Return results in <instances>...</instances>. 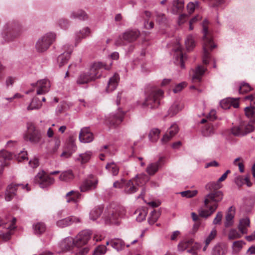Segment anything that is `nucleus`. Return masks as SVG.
<instances>
[{
    "label": "nucleus",
    "mask_w": 255,
    "mask_h": 255,
    "mask_svg": "<svg viewBox=\"0 0 255 255\" xmlns=\"http://www.w3.org/2000/svg\"><path fill=\"white\" fill-rule=\"evenodd\" d=\"M112 63L109 65L101 62H95L87 71L82 72L77 79L78 84H84L95 80L101 76L103 70H109Z\"/></svg>",
    "instance_id": "obj_1"
},
{
    "label": "nucleus",
    "mask_w": 255,
    "mask_h": 255,
    "mask_svg": "<svg viewBox=\"0 0 255 255\" xmlns=\"http://www.w3.org/2000/svg\"><path fill=\"white\" fill-rule=\"evenodd\" d=\"M223 197V193L221 191L211 192L207 195L204 199V207L199 210L200 216L208 218L217 209L218 203L220 202Z\"/></svg>",
    "instance_id": "obj_2"
},
{
    "label": "nucleus",
    "mask_w": 255,
    "mask_h": 255,
    "mask_svg": "<svg viewBox=\"0 0 255 255\" xmlns=\"http://www.w3.org/2000/svg\"><path fill=\"white\" fill-rule=\"evenodd\" d=\"M208 24L209 21L207 19L202 23L203 33L202 62L205 65H208L211 59L209 51H212L217 46L213 41L211 32L208 30Z\"/></svg>",
    "instance_id": "obj_3"
},
{
    "label": "nucleus",
    "mask_w": 255,
    "mask_h": 255,
    "mask_svg": "<svg viewBox=\"0 0 255 255\" xmlns=\"http://www.w3.org/2000/svg\"><path fill=\"white\" fill-rule=\"evenodd\" d=\"M127 217L125 207L117 206L113 207L110 206L107 208L102 217L106 224H119L122 219Z\"/></svg>",
    "instance_id": "obj_4"
},
{
    "label": "nucleus",
    "mask_w": 255,
    "mask_h": 255,
    "mask_svg": "<svg viewBox=\"0 0 255 255\" xmlns=\"http://www.w3.org/2000/svg\"><path fill=\"white\" fill-rule=\"evenodd\" d=\"M15 218H5L2 219L0 217V243L1 241H6L10 239L15 228Z\"/></svg>",
    "instance_id": "obj_5"
},
{
    "label": "nucleus",
    "mask_w": 255,
    "mask_h": 255,
    "mask_svg": "<svg viewBox=\"0 0 255 255\" xmlns=\"http://www.w3.org/2000/svg\"><path fill=\"white\" fill-rule=\"evenodd\" d=\"M163 96V91L160 89H153L146 95L145 100L142 103V105L144 107H147L151 109L157 108Z\"/></svg>",
    "instance_id": "obj_6"
},
{
    "label": "nucleus",
    "mask_w": 255,
    "mask_h": 255,
    "mask_svg": "<svg viewBox=\"0 0 255 255\" xmlns=\"http://www.w3.org/2000/svg\"><path fill=\"white\" fill-rule=\"evenodd\" d=\"M21 30V25L18 22H9L4 26L2 35L5 41H9L17 36Z\"/></svg>",
    "instance_id": "obj_7"
},
{
    "label": "nucleus",
    "mask_w": 255,
    "mask_h": 255,
    "mask_svg": "<svg viewBox=\"0 0 255 255\" xmlns=\"http://www.w3.org/2000/svg\"><path fill=\"white\" fill-rule=\"evenodd\" d=\"M56 35L53 32H48L39 38L35 44L37 52L42 53L46 51L54 42Z\"/></svg>",
    "instance_id": "obj_8"
},
{
    "label": "nucleus",
    "mask_w": 255,
    "mask_h": 255,
    "mask_svg": "<svg viewBox=\"0 0 255 255\" xmlns=\"http://www.w3.org/2000/svg\"><path fill=\"white\" fill-rule=\"evenodd\" d=\"M139 34V31L137 29H128L119 35L115 41V44L117 46L125 45L127 43L136 40Z\"/></svg>",
    "instance_id": "obj_9"
},
{
    "label": "nucleus",
    "mask_w": 255,
    "mask_h": 255,
    "mask_svg": "<svg viewBox=\"0 0 255 255\" xmlns=\"http://www.w3.org/2000/svg\"><path fill=\"white\" fill-rule=\"evenodd\" d=\"M34 181L35 184L39 185L40 188L44 189L53 184L54 179L42 171L38 173L35 176Z\"/></svg>",
    "instance_id": "obj_10"
},
{
    "label": "nucleus",
    "mask_w": 255,
    "mask_h": 255,
    "mask_svg": "<svg viewBox=\"0 0 255 255\" xmlns=\"http://www.w3.org/2000/svg\"><path fill=\"white\" fill-rule=\"evenodd\" d=\"M125 114V112L121 108H118L116 112L110 114L106 117V122L111 126L117 127L123 121Z\"/></svg>",
    "instance_id": "obj_11"
},
{
    "label": "nucleus",
    "mask_w": 255,
    "mask_h": 255,
    "mask_svg": "<svg viewBox=\"0 0 255 255\" xmlns=\"http://www.w3.org/2000/svg\"><path fill=\"white\" fill-rule=\"evenodd\" d=\"M92 232L89 230H84L80 232L75 237V247L79 248L86 245L91 239Z\"/></svg>",
    "instance_id": "obj_12"
},
{
    "label": "nucleus",
    "mask_w": 255,
    "mask_h": 255,
    "mask_svg": "<svg viewBox=\"0 0 255 255\" xmlns=\"http://www.w3.org/2000/svg\"><path fill=\"white\" fill-rule=\"evenodd\" d=\"M41 138V133L34 126L31 125L28 127L27 132L24 136L26 140H29L33 144H37L40 142Z\"/></svg>",
    "instance_id": "obj_13"
},
{
    "label": "nucleus",
    "mask_w": 255,
    "mask_h": 255,
    "mask_svg": "<svg viewBox=\"0 0 255 255\" xmlns=\"http://www.w3.org/2000/svg\"><path fill=\"white\" fill-rule=\"evenodd\" d=\"M98 183V178L95 176L90 174L83 181L80 186V190L81 192H87L95 189Z\"/></svg>",
    "instance_id": "obj_14"
},
{
    "label": "nucleus",
    "mask_w": 255,
    "mask_h": 255,
    "mask_svg": "<svg viewBox=\"0 0 255 255\" xmlns=\"http://www.w3.org/2000/svg\"><path fill=\"white\" fill-rule=\"evenodd\" d=\"M32 86L36 87L37 95H44L49 91L51 84L49 80L44 79L37 81L36 83L32 84Z\"/></svg>",
    "instance_id": "obj_15"
},
{
    "label": "nucleus",
    "mask_w": 255,
    "mask_h": 255,
    "mask_svg": "<svg viewBox=\"0 0 255 255\" xmlns=\"http://www.w3.org/2000/svg\"><path fill=\"white\" fill-rule=\"evenodd\" d=\"M179 128L176 123H173L161 139L162 144H167L178 132Z\"/></svg>",
    "instance_id": "obj_16"
},
{
    "label": "nucleus",
    "mask_w": 255,
    "mask_h": 255,
    "mask_svg": "<svg viewBox=\"0 0 255 255\" xmlns=\"http://www.w3.org/2000/svg\"><path fill=\"white\" fill-rule=\"evenodd\" d=\"M113 186L115 188H123L125 187V192L128 194L133 193L137 190V188L134 185L131 180H129L128 182L124 179H121V181H117L114 183Z\"/></svg>",
    "instance_id": "obj_17"
},
{
    "label": "nucleus",
    "mask_w": 255,
    "mask_h": 255,
    "mask_svg": "<svg viewBox=\"0 0 255 255\" xmlns=\"http://www.w3.org/2000/svg\"><path fill=\"white\" fill-rule=\"evenodd\" d=\"M18 187L22 189H26V191H29L30 189L28 187V184L24 185L23 184H10L8 186L5 195V199L7 201H10L12 198L15 195V192Z\"/></svg>",
    "instance_id": "obj_18"
},
{
    "label": "nucleus",
    "mask_w": 255,
    "mask_h": 255,
    "mask_svg": "<svg viewBox=\"0 0 255 255\" xmlns=\"http://www.w3.org/2000/svg\"><path fill=\"white\" fill-rule=\"evenodd\" d=\"M165 162V157L161 156L158 160L148 164L146 168V171L149 175H154L161 168Z\"/></svg>",
    "instance_id": "obj_19"
},
{
    "label": "nucleus",
    "mask_w": 255,
    "mask_h": 255,
    "mask_svg": "<svg viewBox=\"0 0 255 255\" xmlns=\"http://www.w3.org/2000/svg\"><path fill=\"white\" fill-rule=\"evenodd\" d=\"M75 246L74 239L71 237H68L61 240L58 244L60 251L58 253L69 251Z\"/></svg>",
    "instance_id": "obj_20"
},
{
    "label": "nucleus",
    "mask_w": 255,
    "mask_h": 255,
    "mask_svg": "<svg viewBox=\"0 0 255 255\" xmlns=\"http://www.w3.org/2000/svg\"><path fill=\"white\" fill-rule=\"evenodd\" d=\"M64 49L65 51L57 57V64L59 67H61L68 62L73 50L71 46H64Z\"/></svg>",
    "instance_id": "obj_21"
},
{
    "label": "nucleus",
    "mask_w": 255,
    "mask_h": 255,
    "mask_svg": "<svg viewBox=\"0 0 255 255\" xmlns=\"http://www.w3.org/2000/svg\"><path fill=\"white\" fill-rule=\"evenodd\" d=\"M80 222L81 220L79 218L74 216H70L57 220L56 224L57 227L63 228L70 226L73 223H78Z\"/></svg>",
    "instance_id": "obj_22"
},
{
    "label": "nucleus",
    "mask_w": 255,
    "mask_h": 255,
    "mask_svg": "<svg viewBox=\"0 0 255 255\" xmlns=\"http://www.w3.org/2000/svg\"><path fill=\"white\" fill-rule=\"evenodd\" d=\"M184 108V103L180 100L175 101L168 110V116L173 117Z\"/></svg>",
    "instance_id": "obj_23"
},
{
    "label": "nucleus",
    "mask_w": 255,
    "mask_h": 255,
    "mask_svg": "<svg viewBox=\"0 0 255 255\" xmlns=\"http://www.w3.org/2000/svg\"><path fill=\"white\" fill-rule=\"evenodd\" d=\"M174 58H175L174 62L176 64H180L182 68H185L184 62L187 57L184 55L181 50V47L180 45H177L176 47L174 49Z\"/></svg>",
    "instance_id": "obj_24"
},
{
    "label": "nucleus",
    "mask_w": 255,
    "mask_h": 255,
    "mask_svg": "<svg viewBox=\"0 0 255 255\" xmlns=\"http://www.w3.org/2000/svg\"><path fill=\"white\" fill-rule=\"evenodd\" d=\"M79 139L81 142L89 143L93 140L94 136L88 128H83L79 133Z\"/></svg>",
    "instance_id": "obj_25"
},
{
    "label": "nucleus",
    "mask_w": 255,
    "mask_h": 255,
    "mask_svg": "<svg viewBox=\"0 0 255 255\" xmlns=\"http://www.w3.org/2000/svg\"><path fill=\"white\" fill-rule=\"evenodd\" d=\"M236 213L235 208L233 207H230L226 215V220L225 222V226L226 228L231 227L234 224V218Z\"/></svg>",
    "instance_id": "obj_26"
},
{
    "label": "nucleus",
    "mask_w": 255,
    "mask_h": 255,
    "mask_svg": "<svg viewBox=\"0 0 255 255\" xmlns=\"http://www.w3.org/2000/svg\"><path fill=\"white\" fill-rule=\"evenodd\" d=\"M207 68L202 65H198L193 71L192 79L194 81L200 82Z\"/></svg>",
    "instance_id": "obj_27"
},
{
    "label": "nucleus",
    "mask_w": 255,
    "mask_h": 255,
    "mask_svg": "<svg viewBox=\"0 0 255 255\" xmlns=\"http://www.w3.org/2000/svg\"><path fill=\"white\" fill-rule=\"evenodd\" d=\"M120 80L119 75L118 74H115L113 77L110 78L106 91L107 92H111L115 90L118 85Z\"/></svg>",
    "instance_id": "obj_28"
},
{
    "label": "nucleus",
    "mask_w": 255,
    "mask_h": 255,
    "mask_svg": "<svg viewBox=\"0 0 255 255\" xmlns=\"http://www.w3.org/2000/svg\"><path fill=\"white\" fill-rule=\"evenodd\" d=\"M250 221L248 217L240 220L238 225V229L242 234H246L248 233V228L250 227Z\"/></svg>",
    "instance_id": "obj_29"
},
{
    "label": "nucleus",
    "mask_w": 255,
    "mask_h": 255,
    "mask_svg": "<svg viewBox=\"0 0 255 255\" xmlns=\"http://www.w3.org/2000/svg\"><path fill=\"white\" fill-rule=\"evenodd\" d=\"M104 207L103 206H96L92 209L90 212V219L93 221L98 219L103 212Z\"/></svg>",
    "instance_id": "obj_30"
},
{
    "label": "nucleus",
    "mask_w": 255,
    "mask_h": 255,
    "mask_svg": "<svg viewBox=\"0 0 255 255\" xmlns=\"http://www.w3.org/2000/svg\"><path fill=\"white\" fill-rule=\"evenodd\" d=\"M81 196V195L79 192L72 190L66 194L65 198L68 203H76L80 199Z\"/></svg>",
    "instance_id": "obj_31"
},
{
    "label": "nucleus",
    "mask_w": 255,
    "mask_h": 255,
    "mask_svg": "<svg viewBox=\"0 0 255 255\" xmlns=\"http://www.w3.org/2000/svg\"><path fill=\"white\" fill-rule=\"evenodd\" d=\"M149 179V177L144 173H141L136 176L135 179L132 180L138 186H143Z\"/></svg>",
    "instance_id": "obj_32"
},
{
    "label": "nucleus",
    "mask_w": 255,
    "mask_h": 255,
    "mask_svg": "<svg viewBox=\"0 0 255 255\" xmlns=\"http://www.w3.org/2000/svg\"><path fill=\"white\" fill-rule=\"evenodd\" d=\"M184 0H173L172 2V6L171 12L173 14H177L181 11L184 8Z\"/></svg>",
    "instance_id": "obj_33"
},
{
    "label": "nucleus",
    "mask_w": 255,
    "mask_h": 255,
    "mask_svg": "<svg viewBox=\"0 0 255 255\" xmlns=\"http://www.w3.org/2000/svg\"><path fill=\"white\" fill-rule=\"evenodd\" d=\"M110 244L111 246L117 251H120L125 248V244L123 240L120 239H115L110 242H107V245Z\"/></svg>",
    "instance_id": "obj_34"
},
{
    "label": "nucleus",
    "mask_w": 255,
    "mask_h": 255,
    "mask_svg": "<svg viewBox=\"0 0 255 255\" xmlns=\"http://www.w3.org/2000/svg\"><path fill=\"white\" fill-rule=\"evenodd\" d=\"M92 154V151H87L83 153L80 154L78 156L75 158V160L80 162L81 164L86 163L90 160Z\"/></svg>",
    "instance_id": "obj_35"
},
{
    "label": "nucleus",
    "mask_w": 255,
    "mask_h": 255,
    "mask_svg": "<svg viewBox=\"0 0 255 255\" xmlns=\"http://www.w3.org/2000/svg\"><path fill=\"white\" fill-rule=\"evenodd\" d=\"M72 19H78L81 20H85L88 19V15L83 10H78L72 11L70 15Z\"/></svg>",
    "instance_id": "obj_36"
},
{
    "label": "nucleus",
    "mask_w": 255,
    "mask_h": 255,
    "mask_svg": "<svg viewBox=\"0 0 255 255\" xmlns=\"http://www.w3.org/2000/svg\"><path fill=\"white\" fill-rule=\"evenodd\" d=\"M74 178V175L71 170H68L61 172L59 179L62 181L69 182L73 180Z\"/></svg>",
    "instance_id": "obj_37"
},
{
    "label": "nucleus",
    "mask_w": 255,
    "mask_h": 255,
    "mask_svg": "<svg viewBox=\"0 0 255 255\" xmlns=\"http://www.w3.org/2000/svg\"><path fill=\"white\" fill-rule=\"evenodd\" d=\"M42 107V103L39 99L36 97H33L30 104L27 107V111L38 110Z\"/></svg>",
    "instance_id": "obj_38"
},
{
    "label": "nucleus",
    "mask_w": 255,
    "mask_h": 255,
    "mask_svg": "<svg viewBox=\"0 0 255 255\" xmlns=\"http://www.w3.org/2000/svg\"><path fill=\"white\" fill-rule=\"evenodd\" d=\"M253 122H248L246 121L242 122L240 125L244 132H246V135L254 131L255 127L253 124Z\"/></svg>",
    "instance_id": "obj_39"
},
{
    "label": "nucleus",
    "mask_w": 255,
    "mask_h": 255,
    "mask_svg": "<svg viewBox=\"0 0 255 255\" xmlns=\"http://www.w3.org/2000/svg\"><path fill=\"white\" fill-rule=\"evenodd\" d=\"M237 88L239 90L240 94H244L250 91L252 89L248 83L245 82L238 83L236 84Z\"/></svg>",
    "instance_id": "obj_40"
},
{
    "label": "nucleus",
    "mask_w": 255,
    "mask_h": 255,
    "mask_svg": "<svg viewBox=\"0 0 255 255\" xmlns=\"http://www.w3.org/2000/svg\"><path fill=\"white\" fill-rule=\"evenodd\" d=\"M160 133V130L158 128H152L150 130L148 134L149 140L152 142H156L159 138Z\"/></svg>",
    "instance_id": "obj_41"
},
{
    "label": "nucleus",
    "mask_w": 255,
    "mask_h": 255,
    "mask_svg": "<svg viewBox=\"0 0 255 255\" xmlns=\"http://www.w3.org/2000/svg\"><path fill=\"white\" fill-rule=\"evenodd\" d=\"M235 182L238 186H242L246 183L248 187H250L252 184L247 176L245 178L241 176L237 177L235 179Z\"/></svg>",
    "instance_id": "obj_42"
},
{
    "label": "nucleus",
    "mask_w": 255,
    "mask_h": 255,
    "mask_svg": "<svg viewBox=\"0 0 255 255\" xmlns=\"http://www.w3.org/2000/svg\"><path fill=\"white\" fill-rule=\"evenodd\" d=\"M90 33L91 30L89 27H84L82 29L80 30L79 32L76 34V39L79 40L85 38L90 35Z\"/></svg>",
    "instance_id": "obj_43"
},
{
    "label": "nucleus",
    "mask_w": 255,
    "mask_h": 255,
    "mask_svg": "<svg viewBox=\"0 0 255 255\" xmlns=\"http://www.w3.org/2000/svg\"><path fill=\"white\" fill-rule=\"evenodd\" d=\"M106 168L113 176L117 175L119 173V167L114 162L108 163L106 166Z\"/></svg>",
    "instance_id": "obj_44"
},
{
    "label": "nucleus",
    "mask_w": 255,
    "mask_h": 255,
    "mask_svg": "<svg viewBox=\"0 0 255 255\" xmlns=\"http://www.w3.org/2000/svg\"><path fill=\"white\" fill-rule=\"evenodd\" d=\"M34 233L36 235H41L45 231V225L43 223H37L33 225Z\"/></svg>",
    "instance_id": "obj_45"
},
{
    "label": "nucleus",
    "mask_w": 255,
    "mask_h": 255,
    "mask_svg": "<svg viewBox=\"0 0 255 255\" xmlns=\"http://www.w3.org/2000/svg\"><path fill=\"white\" fill-rule=\"evenodd\" d=\"M185 44L188 50L193 49L196 45L193 36L192 35H188L185 39Z\"/></svg>",
    "instance_id": "obj_46"
},
{
    "label": "nucleus",
    "mask_w": 255,
    "mask_h": 255,
    "mask_svg": "<svg viewBox=\"0 0 255 255\" xmlns=\"http://www.w3.org/2000/svg\"><path fill=\"white\" fill-rule=\"evenodd\" d=\"M240 125L234 126L231 129V133L235 136H242L246 135V132H244Z\"/></svg>",
    "instance_id": "obj_47"
},
{
    "label": "nucleus",
    "mask_w": 255,
    "mask_h": 255,
    "mask_svg": "<svg viewBox=\"0 0 255 255\" xmlns=\"http://www.w3.org/2000/svg\"><path fill=\"white\" fill-rule=\"evenodd\" d=\"M192 240H184L179 243L178 245L179 251L183 252L188 248L191 249Z\"/></svg>",
    "instance_id": "obj_48"
},
{
    "label": "nucleus",
    "mask_w": 255,
    "mask_h": 255,
    "mask_svg": "<svg viewBox=\"0 0 255 255\" xmlns=\"http://www.w3.org/2000/svg\"><path fill=\"white\" fill-rule=\"evenodd\" d=\"M225 250L223 246L217 244L214 246L212 251L211 255H224Z\"/></svg>",
    "instance_id": "obj_49"
},
{
    "label": "nucleus",
    "mask_w": 255,
    "mask_h": 255,
    "mask_svg": "<svg viewBox=\"0 0 255 255\" xmlns=\"http://www.w3.org/2000/svg\"><path fill=\"white\" fill-rule=\"evenodd\" d=\"M245 112L246 116L251 119V122H255V119L254 118L255 111V109L249 106L245 108Z\"/></svg>",
    "instance_id": "obj_50"
},
{
    "label": "nucleus",
    "mask_w": 255,
    "mask_h": 255,
    "mask_svg": "<svg viewBox=\"0 0 255 255\" xmlns=\"http://www.w3.org/2000/svg\"><path fill=\"white\" fill-rule=\"evenodd\" d=\"M220 188H221V185L218 181L216 182H209L205 186L206 189L209 191L217 190Z\"/></svg>",
    "instance_id": "obj_51"
},
{
    "label": "nucleus",
    "mask_w": 255,
    "mask_h": 255,
    "mask_svg": "<svg viewBox=\"0 0 255 255\" xmlns=\"http://www.w3.org/2000/svg\"><path fill=\"white\" fill-rule=\"evenodd\" d=\"M243 234L242 233H239L237 230L234 229H232L230 230L228 234V238L229 240H235L236 239L241 238Z\"/></svg>",
    "instance_id": "obj_52"
},
{
    "label": "nucleus",
    "mask_w": 255,
    "mask_h": 255,
    "mask_svg": "<svg viewBox=\"0 0 255 255\" xmlns=\"http://www.w3.org/2000/svg\"><path fill=\"white\" fill-rule=\"evenodd\" d=\"M159 217V212L154 210L152 211L150 214V217L148 218V221L150 225H153L158 220Z\"/></svg>",
    "instance_id": "obj_53"
},
{
    "label": "nucleus",
    "mask_w": 255,
    "mask_h": 255,
    "mask_svg": "<svg viewBox=\"0 0 255 255\" xmlns=\"http://www.w3.org/2000/svg\"><path fill=\"white\" fill-rule=\"evenodd\" d=\"M14 157L18 162L28 160L27 152L25 150L20 151V152L14 155Z\"/></svg>",
    "instance_id": "obj_54"
},
{
    "label": "nucleus",
    "mask_w": 255,
    "mask_h": 255,
    "mask_svg": "<svg viewBox=\"0 0 255 255\" xmlns=\"http://www.w3.org/2000/svg\"><path fill=\"white\" fill-rule=\"evenodd\" d=\"M53 142L54 144L52 145L51 152L52 153H55L57 151L60 145L61 141L60 137L57 136H55L54 137Z\"/></svg>",
    "instance_id": "obj_55"
},
{
    "label": "nucleus",
    "mask_w": 255,
    "mask_h": 255,
    "mask_svg": "<svg viewBox=\"0 0 255 255\" xmlns=\"http://www.w3.org/2000/svg\"><path fill=\"white\" fill-rule=\"evenodd\" d=\"M232 102L231 98L225 99L220 102L221 107L225 110L229 109L232 106Z\"/></svg>",
    "instance_id": "obj_56"
},
{
    "label": "nucleus",
    "mask_w": 255,
    "mask_h": 255,
    "mask_svg": "<svg viewBox=\"0 0 255 255\" xmlns=\"http://www.w3.org/2000/svg\"><path fill=\"white\" fill-rule=\"evenodd\" d=\"M198 193L197 190H186L181 192L180 194L183 197L192 198L195 196Z\"/></svg>",
    "instance_id": "obj_57"
},
{
    "label": "nucleus",
    "mask_w": 255,
    "mask_h": 255,
    "mask_svg": "<svg viewBox=\"0 0 255 255\" xmlns=\"http://www.w3.org/2000/svg\"><path fill=\"white\" fill-rule=\"evenodd\" d=\"M199 3L198 1L189 2L187 5V9L188 12L190 14L192 13L194 11L195 8L199 6Z\"/></svg>",
    "instance_id": "obj_58"
},
{
    "label": "nucleus",
    "mask_w": 255,
    "mask_h": 255,
    "mask_svg": "<svg viewBox=\"0 0 255 255\" xmlns=\"http://www.w3.org/2000/svg\"><path fill=\"white\" fill-rule=\"evenodd\" d=\"M217 235V230L215 228L212 229L209 235L205 239V244L209 245L212 240H213Z\"/></svg>",
    "instance_id": "obj_59"
},
{
    "label": "nucleus",
    "mask_w": 255,
    "mask_h": 255,
    "mask_svg": "<svg viewBox=\"0 0 255 255\" xmlns=\"http://www.w3.org/2000/svg\"><path fill=\"white\" fill-rule=\"evenodd\" d=\"M244 242L242 241H237L234 242L233 244L232 248L234 252H239L243 247Z\"/></svg>",
    "instance_id": "obj_60"
},
{
    "label": "nucleus",
    "mask_w": 255,
    "mask_h": 255,
    "mask_svg": "<svg viewBox=\"0 0 255 255\" xmlns=\"http://www.w3.org/2000/svg\"><path fill=\"white\" fill-rule=\"evenodd\" d=\"M106 252V247L105 246H99L94 251L93 255H103Z\"/></svg>",
    "instance_id": "obj_61"
},
{
    "label": "nucleus",
    "mask_w": 255,
    "mask_h": 255,
    "mask_svg": "<svg viewBox=\"0 0 255 255\" xmlns=\"http://www.w3.org/2000/svg\"><path fill=\"white\" fill-rule=\"evenodd\" d=\"M187 84L186 82H181L179 84H177L173 89V91L174 93H178L181 91L186 86Z\"/></svg>",
    "instance_id": "obj_62"
},
{
    "label": "nucleus",
    "mask_w": 255,
    "mask_h": 255,
    "mask_svg": "<svg viewBox=\"0 0 255 255\" xmlns=\"http://www.w3.org/2000/svg\"><path fill=\"white\" fill-rule=\"evenodd\" d=\"M156 21L160 24L164 23L166 20L165 15L160 12H156Z\"/></svg>",
    "instance_id": "obj_63"
},
{
    "label": "nucleus",
    "mask_w": 255,
    "mask_h": 255,
    "mask_svg": "<svg viewBox=\"0 0 255 255\" xmlns=\"http://www.w3.org/2000/svg\"><path fill=\"white\" fill-rule=\"evenodd\" d=\"M203 134L205 136H209L214 133V129L212 126L207 127L202 131Z\"/></svg>",
    "instance_id": "obj_64"
}]
</instances>
